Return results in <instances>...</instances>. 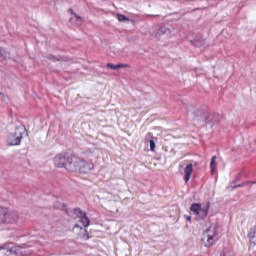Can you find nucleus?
Wrapping results in <instances>:
<instances>
[{
	"label": "nucleus",
	"instance_id": "1",
	"mask_svg": "<svg viewBox=\"0 0 256 256\" xmlns=\"http://www.w3.org/2000/svg\"><path fill=\"white\" fill-rule=\"evenodd\" d=\"M93 166L86 162L85 160L75 156L73 154L67 155L66 171H71L72 173H90Z\"/></svg>",
	"mask_w": 256,
	"mask_h": 256
},
{
	"label": "nucleus",
	"instance_id": "5",
	"mask_svg": "<svg viewBox=\"0 0 256 256\" xmlns=\"http://www.w3.org/2000/svg\"><path fill=\"white\" fill-rule=\"evenodd\" d=\"M195 117L198 121H205V123H208L213 127V125H217L219 123V115L217 114H211L209 112H201L200 110H197L195 112Z\"/></svg>",
	"mask_w": 256,
	"mask_h": 256
},
{
	"label": "nucleus",
	"instance_id": "2",
	"mask_svg": "<svg viewBox=\"0 0 256 256\" xmlns=\"http://www.w3.org/2000/svg\"><path fill=\"white\" fill-rule=\"evenodd\" d=\"M27 135V128L23 125L17 126L7 137V143L11 147L21 145V139Z\"/></svg>",
	"mask_w": 256,
	"mask_h": 256
},
{
	"label": "nucleus",
	"instance_id": "26",
	"mask_svg": "<svg viewBox=\"0 0 256 256\" xmlns=\"http://www.w3.org/2000/svg\"><path fill=\"white\" fill-rule=\"evenodd\" d=\"M187 221H191V216H186Z\"/></svg>",
	"mask_w": 256,
	"mask_h": 256
},
{
	"label": "nucleus",
	"instance_id": "24",
	"mask_svg": "<svg viewBox=\"0 0 256 256\" xmlns=\"http://www.w3.org/2000/svg\"><path fill=\"white\" fill-rule=\"evenodd\" d=\"M220 256H233V255H231L229 252H224V253L221 254Z\"/></svg>",
	"mask_w": 256,
	"mask_h": 256
},
{
	"label": "nucleus",
	"instance_id": "12",
	"mask_svg": "<svg viewBox=\"0 0 256 256\" xmlns=\"http://www.w3.org/2000/svg\"><path fill=\"white\" fill-rule=\"evenodd\" d=\"M169 33V28L162 26L156 32V37H160V35H165Z\"/></svg>",
	"mask_w": 256,
	"mask_h": 256
},
{
	"label": "nucleus",
	"instance_id": "21",
	"mask_svg": "<svg viewBox=\"0 0 256 256\" xmlns=\"http://www.w3.org/2000/svg\"><path fill=\"white\" fill-rule=\"evenodd\" d=\"M194 45H196V47H201V45H203V41L199 42V40H194Z\"/></svg>",
	"mask_w": 256,
	"mask_h": 256
},
{
	"label": "nucleus",
	"instance_id": "20",
	"mask_svg": "<svg viewBox=\"0 0 256 256\" xmlns=\"http://www.w3.org/2000/svg\"><path fill=\"white\" fill-rule=\"evenodd\" d=\"M118 69H126L127 67H129L128 64H117Z\"/></svg>",
	"mask_w": 256,
	"mask_h": 256
},
{
	"label": "nucleus",
	"instance_id": "28",
	"mask_svg": "<svg viewBox=\"0 0 256 256\" xmlns=\"http://www.w3.org/2000/svg\"><path fill=\"white\" fill-rule=\"evenodd\" d=\"M1 96L3 97V93H0V97H1Z\"/></svg>",
	"mask_w": 256,
	"mask_h": 256
},
{
	"label": "nucleus",
	"instance_id": "18",
	"mask_svg": "<svg viewBox=\"0 0 256 256\" xmlns=\"http://www.w3.org/2000/svg\"><path fill=\"white\" fill-rule=\"evenodd\" d=\"M107 67H108V69H112L113 71H118L119 70V67L117 65H114V64H111V63H108Z\"/></svg>",
	"mask_w": 256,
	"mask_h": 256
},
{
	"label": "nucleus",
	"instance_id": "6",
	"mask_svg": "<svg viewBox=\"0 0 256 256\" xmlns=\"http://www.w3.org/2000/svg\"><path fill=\"white\" fill-rule=\"evenodd\" d=\"M74 215L78 217L79 223H81L83 227H89L91 224V220H89V217H87V213L83 212L81 209H74Z\"/></svg>",
	"mask_w": 256,
	"mask_h": 256
},
{
	"label": "nucleus",
	"instance_id": "7",
	"mask_svg": "<svg viewBox=\"0 0 256 256\" xmlns=\"http://www.w3.org/2000/svg\"><path fill=\"white\" fill-rule=\"evenodd\" d=\"M53 163L59 169H67V155L58 154L54 157Z\"/></svg>",
	"mask_w": 256,
	"mask_h": 256
},
{
	"label": "nucleus",
	"instance_id": "3",
	"mask_svg": "<svg viewBox=\"0 0 256 256\" xmlns=\"http://www.w3.org/2000/svg\"><path fill=\"white\" fill-rule=\"evenodd\" d=\"M219 239L217 233V224H211L207 230L203 233L202 241L205 247H211Z\"/></svg>",
	"mask_w": 256,
	"mask_h": 256
},
{
	"label": "nucleus",
	"instance_id": "13",
	"mask_svg": "<svg viewBox=\"0 0 256 256\" xmlns=\"http://www.w3.org/2000/svg\"><path fill=\"white\" fill-rule=\"evenodd\" d=\"M0 57L3 59H11V53L6 49L0 48Z\"/></svg>",
	"mask_w": 256,
	"mask_h": 256
},
{
	"label": "nucleus",
	"instance_id": "17",
	"mask_svg": "<svg viewBox=\"0 0 256 256\" xmlns=\"http://www.w3.org/2000/svg\"><path fill=\"white\" fill-rule=\"evenodd\" d=\"M54 209H59V210L65 209V204H63L61 202H55Z\"/></svg>",
	"mask_w": 256,
	"mask_h": 256
},
{
	"label": "nucleus",
	"instance_id": "10",
	"mask_svg": "<svg viewBox=\"0 0 256 256\" xmlns=\"http://www.w3.org/2000/svg\"><path fill=\"white\" fill-rule=\"evenodd\" d=\"M7 223V208L0 206V225Z\"/></svg>",
	"mask_w": 256,
	"mask_h": 256
},
{
	"label": "nucleus",
	"instance_id": "27",
	"mask_svg": "<svg viewBox=\"0 0 256 256\" xmlns=\"http://www.w3.org/2000/svg\"><path fill=\"white\" fill-rule=\"evenodd\" d=\"M75 227H79V224H75Z\"/></svg>",
	"mask_w": 256,
	"mask_h": 256
},
{
	"label": "nucleus",
	"instance_id": "25",
	"mask_svg": "<svg viewBox=\"0 0 256 256\" xmlns=\"http://www.w3.org/2000/svg\"><path fill=\"white\" fill-rule=\"evenodd\" d=\"M256 184V181L254 182H246V185H255Z\"/></svg>",
	"mask_w": 256,
	"mask_h": 256
},
{
	"label": "nucleus",
	"instance_id": "4",
	"mask_svg": "<svg viewBox=\"0 0 256 256\" xmlns=\"http://www.w3.org/2000/svg\"><path fill=\"white\" fill-rule=\"evenodd\" d=\"M209 209H211V202L193 203L190 207V211L196 215L197 219H205L209 215Z\"/></svg>",
	"mask_w": 256,
	"mask_h": 256
},
{
	"label": "nucleus",
	"instance_id": "16",
	"mask_svg": "<svg viewBox=\"0 0 256 256\" xmlns=\"http://www.w3.org/2000/svg\"><path fill=\"white\" fill-rule=\"evenodd\" d=\"M117 19L118 21H120L121 23H125V21H129V18H127L125 15L123 14H117Z\"/></svg>",
	"mask_w": 256,
	"mask_h": 256
},
{
	"label": "nucleus",
	"instance_id": "23",
	"mask_svg": "<svg viewBox=\"0 0 256 256\" xmlns=\"http://www.w3.org/2000/svg\"><path fill=\"white\" fill-rule=\"evenodd\" d=\"M85 234H84V239H89V233L87 232V230H84Z\"/></svg>",
	"mask_w": 256,
	"mask_h": 256
},
{
	"label": "nucleus",
	"instance_id": "8",
	"mask_svg": "<svg viewBox=\"0 0 256 256\" xmlns=\"http://www.w3.org/2000/svg\"><path fill=\"white\" fill-rule=\"evenodd\" d=\"M19 219L17 211L7 209L6 223H15Z\"/></svg>",
	"mask_w": 256,
	"mask_h": 256
},
{
	"label": "nucleus",
	"instance_id": "15",
	"mask_svg": "<svg viewBox=\"0 0 256 256\" xmlns=\"http://www.w3.org/2000/svg\"><path fill=\"white\" fill-rule=\"evenodd\" d=\"M100 199H105L106 201H111L113 196L108 192H103L100 194Z\"/></svg>",
	"mask_w": 256,
	"mask_h": 256
},
{
	"label": "nucleus",
	"instance_id": "14",
	"mask_svg": "<svg viewBox=\"0 0 256 256\" xmlns=\"http://www.w3.org/2000/svg\"><path fill=\"white\" fill-rule=\"evenodd\" d=\"M216 159H217V156H213L210 162V169L212 173H215V167H217Z\"/></svg>",
	"mask_w": 256,
	"mask_h": 256
},
{
	"label": "nucleus",
	"instance_id": "11",
	"mask_svg": "<svg viewBox=\"0 0 256 256\" xmlns=\"http://www.w3.org/2000/svg\"><path fill=\"white\" fill-rule=\"evenodd\" d=\"M71 23H75V25L79 26L81 23H83V19L81 16H77V14H73V16L70 18Z\"/></svg>",
	"mask_w": 256,
	"mask_h": 256
},
{
	"label": "nucleus",
	"instance_id": "19",
	"mask_svg": "<svg viewBox=\"0 0 256 256\" xmlns=\"http://www.w3.org/2000/svg\"><path fill=\"white\" fill-rule=\"evenodd\" d=\"M150 151H155V141L150 140Z\"/></svg>",
	"mask_w": 256,
	"mask_h": 256
},
{
	"label": "nucleus",
	"instance_id": "9",
	"mask_svg": "<svg viewBox=\"0 0 256 256\" xmlns=\"http://www.w3.org/2000/svg\"><path fill=\"white\" fill-rule=\"evenodd\" d=\"M193 174V164H188L184 168V181L185 183H189V179H191V175Z\"/></svg>",
	"mask_w": 256,
	"mask_h": 256
},
{
	"label": "nucleus",
	"instance_id": "22",
	"mask_svg": "<svg viewBox=\"0 0 256 256\" xmlns=\"http://www.w3.org/2000/svg\"><path fill=\"white\" fill-rule=\"evenodd\" d=\"M246 183L238 184L232 187V189H237L239 187H245Z\"/></svg>",
	"mask_w": 256,
	"mask_h": 256
}]
</instances>
